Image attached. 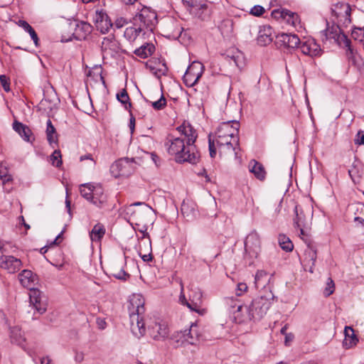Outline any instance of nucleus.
Returning <instances> with one entry per match:
<instances>
[{"label": "nucleus", "instance_id": "1", "mask_svg": "<svg viewBox=\"0 0 364 364\" xmlns=\"http://www.w3.org/2000/svg\"><path fill=\"white\" fill-rule=\"evenodd\" d=\"M169 155L178 164H196L200 159V153L194 143L185 141L181 136H170L165 142Z\"/></svg>", "mask_w": 364, "mask_h": 364}, {"label": "nucleus", "instance_id": "2", "mask_svg": "<svg viewBox=\"0 0 364 364\" xmlns=\"http://www.w3.org/2000/svg\"><path fill=\"white\" fill-rule=\"evenodd\" d=\"M274 297L272 292L269 291L265 295L254 299L248 305H238L237 311H242L241 321L261 319L271 306Z\"/></svg>", "mask_w": 364, "mask_h": 364}, {"label": "nucleus", "instance_id": "3", "mask_svg": "<svg viewBox=\"0 0 364 364\" xmlns=\"http://www.w3.org/2000/svg\"><path fill=\"white\" fill-rule=\"evenodd\" d=\"M145 301L141 294H134L130 296L128 310L129 313L131 330L133 334L140 338L145 333V323L143 314L145 312Z\"/></svg>", "mask_w": 364, "mask_h": 364}, {"label": "nucleus", "instance_id": "4", "mask_svg": "<svg viewBox=\"0 0 364 364\" xmlns=\"http://www.w3.org/2000/svg\"><path fill=\"white\" fill-rule=\"evenodd\" d=\"M209 152L211 158L216 155V149H218L220 154H226L233 151L236 159L240 158V147L239 143H235L233 138L215 134L213 138L208 136Z\"/></svg>", "mask_w": 364, "mask_h": 364}, {"label": "nucleus", "instance_id": "5", "mask_svg": "<svg viewBox=\"0 0 364 364\" xmlns=\"http://www.w3.org/2000/svg\"><path fill=\"white\" fill-rule=\"evenodd\" d=\"M261 252V239L256 230L250 232L245 240L244 259L249 265H252Z\"/></svg>", "mask_w": 364, "mask_h": 364}, {"label": "nucleus", "instance_id": "6", "mask_svg": "<svg viewBox=\"0 0 364 364\" xmlns=\"http://www.w3.org/2000/svg\"><path fill=\"white\" fill-rule=\"evenodd\" d=\"M321 38L323 41L332 39L340 47L347 48L352 53L350 41L336 25L328 26L325 30L321 31Z\"/></svg>", "mask_w": 364, "mask_h": 364}, {"label": "nucleus", "instance_id": "7", "mask_svg": "<svg viewBox=\"0 0 364 364\" xmlns=\"http://www.w3.org/2000/svg\"><path fill=\"white\" fill-rule=\"evenodd\" d=\"M136 169V162L133 159L123 158L119 159L112 164L110 172L113 176L118 178L120 176H129Z\"/></svg>", "mask_w": 364, "mask_h": 364}, {"label": "nucleus", "instance_id": "8", "mask_svg": "<svg viewBox=\"0 0 364 364\" xmlns=\"http://www.w3.org/2000/svg\"><path fill=\"white\" fill-rule=\"evenodd\" d=\"M134 23L141 26L144 28L149 31H152L155 24L157 22L156 13L148 7H143L140 12L134 18Z\"/></svg>", "mask_w": 364, "mask_h": 364}, {"label": "nucleus", "instance_id": "9", "mask_svg": "<svg viewBox=\"0 0 364 364\" xmlns=\"http://www.w3.org/2000/svg\"><path fill=\"white\" fill-rule=\"evenodd\" d=\"M204 66L199 62L194 61L186 70L183 80L184 84L188 87L194 86L202 76Z\"/></svg>", "mask_w": 364, "mask_h": 364}, {"label": "nucleus", "instance_id": "10", "mask_svg": "<svg viewBox=\"0 0 364 364\" xmlns=\"http://www.w3.org/2000/svg\"><path fill=\"white\" fill-rule=\"evenodd\" d=\"M272 17L276 20H281L294 28H301V21L299 15L286 9H277L272 11Z\"/></svg>", "mask_w": 364, "mask_h": 364}, {"label": "nucleus", "instance_id": "11", "mask_svg": "<svg viewBox=\"0 0 364 364\" xmlns=\"http://www.w3.org/2000/svg\"><path fill=\"white\" fill-rule=\"evenodd\" d=\"M92 21L100 33L105 34L109 32L113 26V23L103 9H97L92 16Z\"/></svg>", "mask_w": 364, "mask_h": 364}, {"label": "nucleus", "instance_id": "12", "mask_svg": "<svg viewBox=\"0 0 364 364\" xmlns=\"http://www.w3.org/2000/svg\"><path fill=\"white\" fill-rule=\"evenodd\" d=\"M240 123L237 120L223 122L220 124L215 134L233 138L235 143H239Z\"/></svg>", "mask_w": 364, "mask_h": 364}, {"label": "nucleus", "instance_id": "13", "mask_svg": "<svg viewBox=\"0 0 364 364\" xmlns=\"http://www.w3.org/2000/svg\"><path fill=\"white\" fill-rule=\"evenodd\" d=\"M240 123L237 120L223 122L220 124L215 134L233 138L235 143H239Z\"/></svg>", "mask_w": 364, "mask_h": 364}, {"label": "nucleus", "instance_id": "14", "mask_svg": "<svg viewBox=\"0 0 364 364\" xmlns=\"http://www.w3.org/2000/svg\"><path fill=\"white\" fill-rule=\"evenodd\" d=\"M29 300L31 305L34 308L37 313L43 314L48 306L46 296L38 289H31L29 292Z\"/></svg>", "mask_w": 364, "mask_h": 364}, {"label": "nucleus", "instance_id": "15", "mask_svg": "<svg viewBox=\"0 0 364 364\" xmlns=\"http://www.w3.org/2000/svg\"><path fill=\"white\" fill-rule=\"evenodd\" d=\"M149 336L156 341H164L169 334V329L166 322H155L148 327Z\"/></svg>", "mask_w": 364, "mask_h": 364}, {"label": "nucleus", "instance_id": "16", "mask_svg": "<svg viewBox=\"0 0 364 364\" xmlns=\"http://www.w3.org/2000/svg\"><path fill=\"white\" fill-rule=\"evenodd\" d=\"M22 266L21 259L11 255H0V267L13 274L18 272Z\"/></svg>", "mask_w": 364, "mask_h": 364}, {"label": "nucleus", "instance_id": "17", "mask_svg": "<svg viewBox=\"0 0 364 364\" xmlns=\"http://www.w3.org/2000/svg\"><path fill=\"white\" fill-rule=\"evenodd\" d=\"M202 297L203 294L200 289L192 291L190 295V303H187V307L192 311H195L200 315H203L206 311L201 307Z\"/></svg>", "mask_w": 364, "mask_h": 364}, {"label": "nucleus", "instance_id": "18", "mask_svg": "<svg viewBox=\"0 0 364 364\" xmlns=\"http://www.w3.org/2000/svg\"><path fill=\"white\" fill-rule=\"evenodd\" d=\"M176 130L180 134L179 136H181L185 139V141L196 143L198 137L197 131L194 127L187 122H184L181 125L176 128Z\"/></svg>", "mask_w": 364, "mask_h": 364}, {"label": "nucleus", "instance_id": "19", "mask_svg": "<svg viewBox=\"0 0 364 364\" xmlns=\"http://www.w3.org/2000/svg\"><path fill=\"white\" fill-rule=\"evenodd\" d=\"M317 258V252L315 247L310 243H307L306 248L304 250V266H309V271L314 272V267Z\"/></svg>", "mask_w": 364, "mask_h": 364}, {"label": "nucleus", "instance_id": "20", "mask_svg": "<svg viewBox=\"0 0 364 364\" xmlns=\"http://www.w3.org/2000/svg\"><path fill=\"white\" fill-rule=\"evenodd\" d=\"M13 129L24 141L32 143L35 140L31 129L27 125L15 120L13 123Z\"/></svg>", "mask_w": 364, "mask_h": 364}, {"label": "nucleus", "instance_id": "21", "mask_svg": "<svg viewBox=\"0 0 364 364\" xmlns=\"http://www.w3.org/2000/svg\"><path fill=\"white\" fill-rule=\"evenodd\" d=\"M301 50L304 55L317 56L321 54V50L319 45H318L314 40L308 39L301 42Z\"/></svg>", "mask_w": 364, "mask_h": 364}, {"label": "nucleus", "instance_id": "22", "mask_svg": "<svg viewBox=\"0 0 364 364\" xmlns=\"http://www.w3.org/2000/svg\"><path fill=\"white\" fill-rule=\"evenodd\" d=\"M186 333L187 344L196 346L203 340V334L196 323H192L188 329H186Z\"/></svg>", "mask_w": 364, "mask_h": 364}, {"label": "nucleus", "instance_id": "23", "mask_svg": "<svg viewBox=\"0 0 364 364\" xmlns=\"http://www.w3.org/2000/svg\"><path fill=\"white\" fill-rule=\"evenodd\" d=\"M182 1L183 5L188 8L191 13L198 17L207 9L205 0H182Z\"/></svg>", "mask_w": 364, "mask_h": 364}, {"label": "nucleus", "instance_id": "24", "mask_svg": "<svg viewBox=\"0 0 364 364\" xmlns=\"http://www.w3.org/2000/svg\"><path fill=\"white\" fill-rule=\"evenodd\" d=\"M183 28L174 19L170 20L165 26L164 32L169 38L177 39L178 38L182 33Z\"/></svg>", "mask_w": 364, "mask_h": 364}, {"label": "nucleus", "instance_id": "25", "mask_svg": "<svg viewBox=\"0 0 364 364\" xmlns=\"http://www.w3.org/2000/svg\"><path fill=\"white\" fill-rule=\"evenodd\" d=\"M109 272L112 277L119 280L126 281L130 277L129 274L124 271L123 262L122 261L114 262L110 266Z\"/></svg>", "mask_w": 364, "mask_h": 364}, {"label": "nucleus", "instance_id": "26", "mask_svg": "<svg viewBox=\"0 0 364 364\" xmlns=\"http://www.w3.org/2000/svg\"><path fill=\"white\" fill-rule=\"evenodd\" d=\"M92 31V26L85 21H80L76 23L73 35L77 40H84Z\"/></svg>", "mask_w": 364, "mask_h": 364}, {"label": "nucleus", "instance_id": "27", "mask_svg": "<svg viewBox=\"0 0 364 364\" xmlns=\"http://www.w3.org/2000/svg\"><path fill=\"white\" fill-rule=\"evenodd\" d=\"M273 38L272 28L269 26H264L259 31L257 43L260 46H266L272 41Z\"/></svg>", "mask_w": 364, "mask_h": 364}, {"label": "nucleus", "instance_id": "28", "mask_svg": "<svg viewBox=\"0 0 364 364\" xmlns=\"http://www.w3.org/2000/svg\"><path fill=\"white\" fill-rule=\"evenodd\" d=\"M181 211L183 217L187 220H193L197 215L196 205L194 203L189 200H183L181 207Z\"/></svg>", "mask_w": 364, "mask_h": 364}, {"label": "nucleus", "instance_id": "29", "mask_svg": "<svg viewBox=\"0 0 364 364\" xmlns=\"http://www.w3.org/2000/svg\"><path fill=\"white\" fill-rule=\"evenodd\" d=\"M18 279L21 285L25 288L28 289L30 291L31 289H36L33 287L34 286L35 277L31 270H23L18 274Z\"/></svg>", "mask_w": 364, "mask_h": 364}, {"label": "nucleus", "instance_id": "30", "mask_svg": "<svg viewBox=\"0 0 364 364\" xmlns=\"http://www.w3.org/2000/svg\"><path fill=\"white\" fill-rule=\"evenodd\" d=\"M249 171L254 174V176L259 180L263 181L266 177V171L264 167L262 164L252 159L248 164Z\"/></svg>", "mask_w": 364, "mask_h": 364}, {"label": "nucleus", "instance_id": "31", "mask_svg": "<svg viewBox=\"0 0 364 364\" xmlns=\"http://www.w3.org/2000/svg\"><path fill=\"white\" fill-rule=\"evenodd\" d=\"M344 340L343 346L345 348L348 349L355 346L358 342V339L355 334L354 330L350 326H346L344 329Z\"/></svg>", "mask_w": 364, "mask_h": 364}, {"label": "nucleus", "instance_id": "32", "mask_svg": "<svg viewBox=\"0 0 364 364\" xmlns=\"http://www.w3.org/2000/svg\"><path fill=\"white\" fill-rule=\"evenodd\" d=\"M93 191L94 194H92V198L89 201L96 207L101 208L106 204L107 197L101 186H96L95 190Z\"/></svg>", "mask_w": 364, "mask_h": 364}, {"label": "nucleus", "instance_id": "33", "mask_svg": "<svg viewBox=\"0 0 364 364\" xmlns=\"http://www.w3.org/2000/svg\"><path fill=\"white\" fill-rule=\"evenodd\" d=\"M119 48L118 43L113 36H109L103 38L102 42V50L107 54L117 52Z\"/></svg>", "mask_w": 364, "mask_h": 364}, {"label": "nucleus", "instance_id": "34", "mask_svg": "<svg viewBox=\"0 0 364 364\" xmlns=\"http://www.w3.org/2000/svg\"><path fill=\"white\" fill-rule=\"evenodd\" d=\"M150 71L157 77L160 78L163 75H166L168 72V68L165 62H154L148 64Z\"/></svg>", "mask_w": 364, "mask_h": 364}, {"label": "nucleus", "instance_id": "35", "mask_svg": "<svg viewBox=\"0 0 364 364\" xmlns=\"http://www.w3.org/2000/svg\"><path fill=\"white\" fill-rule=\"evenodd\" d=\"M141 32L145 33V31L141 25H139L138 27L130 26L125 29L124 36L129 42H134Z\"/></svg>", "mask_w": 364, "mask_h": 364}, {"label": "nucleus", "instance_id": "36", "mask_svg": "<svg viewBox=\"0 0 364 364\" xmlns=\"http://www.w3.org/2000/svg\"><path fill=\"white\" fill-rule=\"evenodd\" d=\"M282 41L284 44L288 48H297L301 44V41L298 36L291 33H284L281 36Z\"/></svg>", "mask_w": 364, "mask_h": 364}, {"label": "nucleus", "instance_id": "37", "mask_svg": "<svg viewBox=\"0 0 364 364\" xmlns=\"http://www.w3.org/2000/svg\"><path fill=\"white\" fill-rule=\"evenodd\" d=\"M105 234V228L101 223L96 224L90 232V237L93 242H99Z\"/></svg>", "mask_w": 364, "mask_h": 364}, {"label": "nucleus", "instance_id": "38", "mask_svg": "<svg viewBox=\"0 0 364 364\" xmlns=\"http://www.w3.org/2000/svg\"><path fill=\"white\" fill-rule=\"evenodd\" d=\"M155 50V47L152 43H146L141 46L134 50V54L141 58H146L151 55Z\"/></svg>", "mask_w": 364, "mask_h": 364}, {"label": "nucleus", "instance_id": "39", "mask_svg": "<svg viewBox=\"0 0 364 364\" xmlns=\"http://www.w3.org/2000/svg\"><path fill=\"white\" fill-rule=\"evenodd\" d=\"M221 34L226 38L232 36L233 33V21L230 18L223 20L219 26Z\"/></svg>", "mask_w": 364, "mask_h": 364}, {"label": "nucleus", "instance_id": "40", "mask_svg": "<svg viewBox=\"0 0 364 364\" xmlns=\"http://www.w3.org/2000/svg\"><path fill=\"white\" fill-rule=\"evenodd\" d=\"M295 218L294 219V227L306 226V216L301 207L296 205L294 207Z\"/></svg>", "mask_w": 364, "mask_h": 364}, {"label": "nucleus", "instance_id": "41", "mask_svg": "<svg viewBox=\"0 0 364 364\" xmlns=\"http://www.w3.org/2000/svg\"><path fill=\"white\" fill-rule=\"evenodd\" d=\"M270 278H268V274L264 270H258L255 274V284L257 289L265 287Z\"/></svg>", "mask_w": 364, "mask_h": 364}, {"label": "nucleus", "instance_id": "42", "mask_svg": "<svg viewBox=\"0 0 364 364\" xmlns=\"http://www.w3.org/2000/svg\"><path fill=\"white\" fill-rule=\"evenodd\" d=\"M46 135L47 139L50 144L57 142V134L54 126L53 125L50 119L47 121Z\"/></svg>", "mask_w": 364, "mask_h": 364}, {"label": "nucleus", "instance_id": "43", "mask_svg": "<svg viewBox=\"0 0 364 364\" xmlns=\"http://www.w3.org/2000/svg\"><path fill=\"white\" fill-rule=\"evenodd\" d=\"M117 99L124 105L125 109L130 112L132 103L130 102L129 95L125 89H123L120 92L117 94Z\"/></svg>", "mask_w": 364, "mask_h": 364}, {"label": "nucleus", "instance_id": "44", "mask_svg": "<svg viewBox=\"0 0 364 364\" xmlns=\"http://www.w3.org/2000/svg\"><path fill=\"white\" fill-rule=\"evenodd\" d=\"M278 240L279 246L282 250L286 252H291L293 250L294 245L291 241L285 235H279Z\"/></svg>", "mask_w": 364, "mask_h": 364}, {"label": "nucleus", "instance_id": "45", "mask_svg": "<svg viewBox=\"0 0 364 364\" xmlns=\"http://www.w3.org/2000/svg\"><path fill=\"white\" fill-rule=\"evenodd\" d=\"M96 186L90 183L83 184L80 186V192L81 196L88 201L92 198V194H94V191Z\"/></svg>", "mask_w": 364, "mask_h": 364}, {"label": "nucleus", "instance_id": "46", "mask_svg": "<svg viewBox=\"0 0 364 364\" xmlns=\"http://www.w3.org/2000/svg\"><path fill=\"white\" fill-rule=\"evenodd\" d=\"M171 339L177 343V346L187 344L186 330L175 332L172 335Z\"/></svg>", "mask_w": 364, "mask_h": 364}, {"label": "nucleus", "instance_id": "47", "mask_svg": "<svg viewBox=\"0 0 364 364\" xmlns=\"http://www.w3.org/2000/svg\"><path fill=\"white\" fill-rule=\"evenodd\" d=\"M0 178L4 186L13 181L11 175L9 173L8 168L2 163L0 164Z\"/></svg>", "mask_w": 364, "mask_h": 364}, {"label": "nucleus", "instance_id": "48", "mask_svg": "<svg viewBox=\"0 0 364 364\" xmlns=\"http://www.w3.org/2000/svg\"><path fill=\"white\" fill-rule=\"evenodd\" d=\"M149 103H150L152 107L155 110H161L164 109L166 106V100L164 97L163 94H161L160 98L156 101H149L147 100Z\"/></svg>", "mask_w": 364, "mask_h": 364}, {"label": "nucleus", "instance_id": "49", "mask_svg": "<svg viewBox=\"0 0 364 364\" xmlns=\"http://www.w3.org/2000/svg\"><path fill=\"white\" fill-rule=\"evenodd\" d=\"M352 38L358 41H364V28H354L351 33Z\"/></svg>", "mask_w": 364, "mask_h": 364}, {"label": "nucleus", "instance_id": "50", "mask_svg": "<svg viewBox=\"0 0 364 364\" xmlns=\"http://www.w3.org/2000/svg\"><path fill=\"white\" fill-rule=\"evenodd\" d=\"M348 174L354 183L360 182L361 174L357 166H353V167L348 170Z\"/></svg>", "mask_w": 364, "mask_h": 364}, {"label": "nucleus", "instance_id": "51", "mask_svg": "<svg viewBox=\"0 0 364 364\" xmlns=\"http://www.w3.org/2000/svg\"><path fill=\"white\" fill-rule=\"evenodd\" d=\"M334 291H335L334 282H333V279L329 277L327 279L326 285L323 290V295L326 297H328L330 295H331L334 292Z\"/></svg>", "mask_w": 364, "mask_h": 364}, {"label": "nucleus", "instance_id": "52", "mask_svg": "<svg viewBox=\"0 0 364 364\" xmlns=\"http://www.w3.org/2000/svg\"><path fill=\"white\" fill-rule=\"evenodd\" d=\"M52 164L56 167H60L62 164L61 154L59 150H55L50 156Z\"/></svg>", "mask_w": 364, "mask_h": 364}, {"label": "nucleus", "instance_id": "53", "mask_svg": "<svg viewBox=\"0 0 364 364\" xmlns=\"http://www.w3.org/2000/svg\"><path fill=\"white\" fill-rule=\"evenodd\" d=\"M264 11L265 9L263 6L260 5H255L250 9V14L255 16H260L264 13Z\"/></svg>", "mask_w": 364, "mask_h": 364}, {"label": "nucleus", "instance_id": "54", "mask_svg": "<svg viewBox=\"0 0 364 364\" xmlns=\"http://www.w3.org/2000/svg\"><path fill=\"white\" fill-rule=\"evenodd\" d=\"M0 82L5 92L10 91V80L5 75H0Z\"/></svg>", "mask_w": 364, "mask_h": 364}, {"label": "nucleus", "instance_id": "55", "mask_svg": "<svg viewBox=\"0 0 364 364\" xmlns=\"http://www.w3.org/2000/svg\"><path fill=\"white\" fill-rule=\"evenodd\" d=\"M344 7V13L346 15L345 23H350L351 22L350 19V14H351V8L350 6L348 4L343 5Z\"/></svg>", "mask_w": 364, "mask_h": 364}, {"label": "nucleus", "instance_id": "56", "mask_svg": "<svg viewBox=\"0 0 364 364\" xmlns=\"http://www.w3.org/2000/svg\"><path fill=\"white\" fill-rule=\"evenodd\" d=\"M247 285L245 283H238L236 289V294L237 296H241L244 292H245L247 290Z\"/></svg>", "mask_w": 364, "mask_h": 364}, {"label": "nucleus", "instance_id": "57", "mask_svg": "<svg viewBox=\"0 0 364 364\" xmlns=\"http://www.w3.org/2000/svg\"><path fill=\"white\" fill-rule=\"evenodd\" d=\"M141 252H142L141 244H140L139 254L140 257H141V259H143V261L149 262V261L152 260L153 257H152L151 251L148 254H144V255H142Z\"/></svg>", "mask_w": 364, "mask_h": 364}, {"label": "nucleus", "instance_id": "58", "mask_svg": "<svg viewBox=\"0 0 364 364\" xmlns=\"http://www.w3.org/2000/svg\"><path fill=\"white\" fill-rule=\"evenodd\" d=\"M180 286H181V295L179 297V300L183 305H186L187 306V303H190V301H188L186 300V296L183 294L184 287H183V284L181 280L180 281Z\"/></svg>", "mask_w": 364, "mask_h": 364}, {"label": "nucleus", "instance_id": "59", "mask_svg": "<svg viewBox=\"0 0 364 364\" xmlns=\"http://www.w3.org/2000/svg\"><path fill=\"white\" fill-rule=\"evenodd\" d=\"M31 39L33 41V43L36 47L39 46V38L35 30L32 28L28 32Z\"/></svg>", "mask_w": 364, "mask_h": 364}, {"label": "nucleus", "instance_id": "60", "mask_svg": "<svg viewBox=\"0 0 364 364\" xmlns=\"http://www.w3.org/2000/svg\"><path fill=\"white\" fill-rule=\"evenodd\" d=\"M17 24L21 27L25 31L29 32V31L32 28L31 25L24 20H19L17 23Z\"/></svg>", "mask_w": 364, "mask_h": 364}, {"label": "nucleus", "instance_id": "61", "mask_svg": "<svg viewBox=\"0 0 364 364\" xmlns=\"http://www.w3.org/2000/svg\"><path fill=\"white\" fill-rule=\"evenodd\" d=\"M356 139H355V144H364V132H358V133L356 135Z\"/></svg>", "mask_w": 364, "mask_h": 364}, {"label": "nucleus", "instance_id": "62", "mask_svg": "<svg viewBox=\"0 0 364 364\" xmlns=\"http://www.w3.org/2000/svg\"><path fill=\"white\" fill-rule=\"evenodd\" d=\"M90 160L92 164V166L94 167L96 164V161L93 159L92 154H87L80 157V161Z\"/></svg>", "mask_w": 364, "mask_h": 364}, {"label": "nucleus", "instance_id": "63", "mask_svg": "<svg viewBox=\"0 0 364 364\" xmlns=\"http://www.w3.org/2000/svg\"><path fill=\"white\" fill-rule=\"evenodd\" d=\"M127 23V21L124 18H117L114 23V26L117 28L123 27Z\"/></svg>", "mask_w": 364, "mask_h": 364}, {"label": "nucleus", "instance_id": "64", "mask_svg": "<svg viewBox=\"0 0 364 364\" xmlns=\"http://www.w3.org/2000/svg\"><path fill=\"white\" fill-rule=\"evenodd\" d=\"M295 228H296L299 231V237L305 240L306 242V237H307V235L306 233L304 231V228L305 226H301V227H294Z\"/></svg>", "mask_w": 364, "mask_h": 364}]
</instances>
